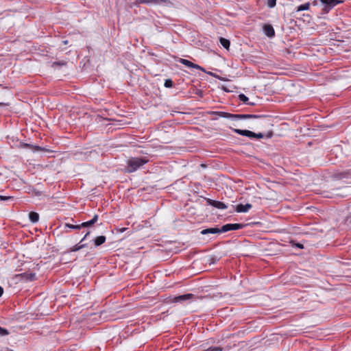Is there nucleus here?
<instances>
[{"label":"nucleus","mask_w":351,"mask_h":351,"mask_svg":"<svg viewBox=\"0 0 351 351\" xmlns=\"http://www.w3.org/2000/svg\"><path fill=\"white\" fill-rule=\"evenodd\" d=\"M149 161V159L147 156L131 157L126 162L125 172L128 173H134Z\"/></svg>","instance_id":"obj_1"},{"label":"nucleus","mask_w":351,"mask_h":351,"mask_svg":"<svg viewBox=\"0 0 351 351\" xmlns=\"http://www.w3.org/2000/svg\"><path fill=\"white\" fill-rule=\"evenodd\" d=\"M323 5L322 12L325 14L328 13L336 5L341 3V0H318Z\"/></svg>","instance_id":"obj_2"},{"label":"nucleus","mask_w":351,"mask_h":351,"mask_svg":"<svg viewBox=\"0 0 351 351\" xmlns=\"http://www.w3.org/2000/svg\"><path fill=\"white\" fill-rule=\"evenodd\" d=\"M210 115H215L216 117L213 118V119L217 120L219 117L229 119L232 121H237V114H231L226 112L222 111H212L210 112Z\"/></svg>","instance_id":"obj_3"},{"label":"nucleus","mask_w":351,"mask_h":351,"mask_svg":"<svg viewBox=\"0 0 351 351\" xmlns=\"http://www.w3.org/2000/svg\"><path fill=\"white\" fill-rule=\"evenodd\" d=\"M244 226L243 223H227L221 226V231L223 233L230 230H237L242 229Z\"/></svg>","instance_id":"obj_4"},{"label":"nucleus","mask_w":351,"mask_h":351,"mask_svg":"<svg viewBox=\"0 0 351 351\" xmlns=\"http://www.w3.org/2000/svg\"><path fill=\"white\" fill-rule=\"evenodd\" d=\"M265 117L263 114H237V121L247 119H259Z\"/></svg>","instance_id":"obj_5"},{"label":"nucleus","mask_w":351,"mask_h":351,"mask_svg":"<svg viewBox=\"0 0 351 351\" xmlns=\"http://www.w3.org/2000/svg\"><path fill=\"white\" fill-rule=\"evenodd\" d=\"M233 131L239 135L248 137L250 138H254L256 133L247 130L234 129Z\"/></svg>","instance_id":"obj_6"},{"label":"nucleus","mask_w":351,"mask_h":351,"mask_svg":"<svg viewBox=\"0 0 351 351\" xmlns=\"http://www.w3.org/2000/svg\"><path fill=\"white\" fill-rule=\"evenodd\" d=\"M208 205L212 206L219 209H226L228 206L222 202L213 200L211 199H206Z\"/></svg>","instance_id":"obj_7"},{"label":"nucleus","mask_w":351,"mask_h":351,"mask_svg":"<svg viewBox=\"0 0 351 351\" xmlns=\"http://www.w3.org/2000/svg\"><path fill=\"white\" fill-rule=\"evenodd\" d=\"M193 296L194 295L192 293H187V294L180 295L174 297L173 299V302H175V303H178V302L182 303V302H184V301H186L188 300L191 299L192 298H193Z\"/></svg>","instance_id":"obj_8"},{"label":"nucleus","mask_w":351,"mask_h":351,"mask_svg":"<svg viewBox=\"0 0 351 351\" xmlns=\"http://www.w3.org/2000/svg\"><path fill=\"white\" fill-rule=\"evenodd\" d=\"M263 30L264 34L269 38H273L275 36L274 29L270 24H265Z\"/></svg>","instance_id":"obj_9"},{"label":"nucleus","mask_w":351,"mask_h":351,"mask_svg":"<svg viewBox=\"0 0 351 351\" xmlns=\"http://www.w3.org/2000/svg\"><path fill=\"white\" fill-rule=\"evenodd\" d=\"M90 234V232H87L86 233V234L84 235V237L82 239V240L80 241V243L75 245H74L73 247H72L71 249H70V252H77L85 247L87 246V244L84 243V244H82V242L86 239V237H88V235Z\"/></svg>","instance_id":"obj_10"},{"label":"nucleus","mask_w":351,"mask_h":351,"mask_svg":"<svg viewBox=\"0 0 351 351\" xmlns=\"http://www.w3.org/2000/svg\"><path fill=\"white\" fill-rule=\"evenodd\" d=\"M21 278L26 282L34 281L36 280V274L32 272H24L19 274Z\"/></svg>","instance_id":"obj_11"},{"label":"nucleus","mask_w":351,"mask_h":351,"mask_svg":"<svg viewBox=\"0 0 351 351\" xmlns=\"http://www.w3.org/2000/svg\"><path fill=\"white\" fill-rule=\"evenodd\" d=\"M252 207L251 204H239L236 206L235 211L237 213H247L249 210Z\"/></svg>","instance_id":"obj_12"},{"label":"nucleus","mask_w":351,"mask_h":351,"mask_svg":"<svg viewBox=\"0 0 351 351\" xmlns=\"http://www.w3.org/2000/svg\"><path fill=\"white\" fill-rule=\"evenodd\" d=\"M180 62L189 68H194V69H199L201 71L204 70L202 66H200L199 65L194 64L192 62H191L186 59L181 58L180 60Z\"/></svg>","instance_id":"obj_13"},{"label":"nucleus","mask_w":351,"mask_h":351,"mask_svg":"<svg viewBox=\"0 0 351 351\" xmlns=\"http://www.w3.org/2000/svg\"><path fill=\"white\" fill-rule=\"evenodd\" d=\"M219 233H223V231H221V228H219L217 227L215 228H209L206 229H204L201 231L202 234H219Z\"/></svg>","instance_id":"obj_14"},{"label":"nucleus","mask_w":351,"mask_h":351,"mask_svg":"<svg viewBox=\"0 0 351 351\" xmlns=\"http://www.w3.org/2000/svg\"><path fill=\"white\" fill-rule=\"evenodd\" d=\"M20 147L21 148L24 149H31L33 150V152H37V151H43L44 149L40 146L38 145H34L26 143H23L20 145Z\"/></svg>","instance_id":"obj_15"},{"label":"nucleus","mask_w":351,"mask_h":351,"mask_svg":"<svg viewBox=\"0 0 351 351\" xmlns=\"http://www.w3.org/2000/svg\"><path fill=\"white\" fill-rule=\"evenodd\" d=\"M137 3H144V4H160L166 3V0H136Z\"/></svg>","instance_id":"obj_16"},{"label":"nucleus","mask_w":351,"mask_h":351,"mask_svg":"<svg viewBox=\"0 0 351 351\" xmlns=\"http://www.w3.org/2000/svg\"><path fill=\"white\" fill-rule=\"evenodd\" d=\"M106 238L105 236H98L94 239V243L96 247H98L106 242Z\"/></svg>","instance_id":"obj_17"},{"label":"nucleus","mask_w":351,"mask_h":351,"mask_svg":"<svg viewBox=\"0 0 351 351\" xmlns=\"http://www.w3.org/2000/svg\"><path fill=\"white\" fill-rule=\"evenodd\" d=\"M29 219L32 223H36L39 220L38 213L32 211L29 213Z\"/></svg>","instance_id":"obj_18"},{"label":"nucleus","mask_w":351,"mask_h":351,"mask_svg":"<svg viewBox=\"0 0 351 351\" xmlns=\"http://www.w3.org/2000/svg\"><path fill=\"white\" fill-rule=\"evenodd\" d=\"M219 42H220V44L226 49H228L229 47H230V42L229 40L225 38H222L221 37L219 38Z\"/></svg>","instance_id":"obj_19"},{"label":"nucleus","mask_w":351,"mask_h":351,"mask_svg":"<svg viewBox=\"0 0 351 351\" xmlns=\"http://www.w3.org/2000/svg\"><path fill=\"white\" fill-rule=\"evenodd\" d=\"M310 5L311 4L308 2L302 4L297 8L296 11L301 12V11H304V10H308L310 8Z\"/></svg>","instance_id":"obj_20"},{"label":"nucleus","mask_w":351,"mask_h":351,"mask_svg":"<svg viewBox=\"0 0 351 351\" xmlns=\"http://www.w3.org/2000/svg\"><path fill=\"white\" fill-rule=\"evenodd\" d=\"M348 173L346 171L336 173L333 175V178L337 180H341L347 178Z\"/></svg>","instance_id":"obj_21"},{"label":"nucleus","mask_w":351,"mask_h":351,"mask_svg":"<svg viewBox=\"0 0 351 351\" xmlns=\"http://www.w3.org/2000/svg\"><path fill=\"white\" fill-rule=\"evenodd\" d=\"M239 99L241 101L245 103V104H247L248 105H254V103H247L248 101V97L245 95L244 94H240L239 95Z\"/></svg>","instance_id":"obj_22"},{"label":"nucleus","mask_w":351,"mask_h":351,"mask_svg":"<svg viewBox=\"0 0 351 351\" xmlns=\"http://www.w3.org/2000/svg\"><path fill=\"white\" fill-rule=\"evenodd\" d=\"M9 334L10 332L7 329L0 326V337L7 336Z\"/></svg>","instance_id":"obj_23"},{"label":"nucleus","mask_w":351,"mask_h":351,"mask_svg":"<svg viewBox=\"0 0 351 351\" xmlns=\"http://www.w3.org/2000/svg\"><path fill=\"white\" fill-rule=\"evenodd\" d=\"M66 227H68L71 229H73V230H80L81 229V226H80V224H77V225H73V224H70V223H66Z\"/></svg>","instance_id":"obj_24"},{"label":"nucleus","mask_w":351,"mask_h":351,"mask_svg":"<svg viewBox=\"0 0 351 351\" xmlns=\"http://www.w3.org/2000/svg\"><path fill=\"white\" fill-rule=\"evenodd\" d=\"M222 350H223V348H221V347L212 346L204 351H222Z\"/></svg>","instance_id":"obj_25"},{"label":"nucleus","mask_w":351,"mask_h":351,"mask_svg":"<svg viewBox=\"0 0 351 351\" xmlns=\"http://www.w3.org/2000/svg\"><path fill=\"white\" fill-rule=\"evenodd\" d=\"M173 82L170 79H167L165 80V84H164V86L166 87V88H171L173 86Z\"/></svg>","instance_id":"obj_26"},{"label":"nucleus","mask_w":351,"mask_h":351,"mask_svg":"<svg viewBox=\"0 0 351 351\" xmlns=\"http://www.w3.org/2000/svg\"><path fill=\"white\" fill-rule=\"evenodd\" d=\"M92 226H93V223H92V222L90 220L88 221L83 222V223H80L81 228H89V227H90Z\"/></svg>","instance_id":"obj_27"},{"label":"nucleus","mask_w":351,"mask_h":351,"mask_svg":"<svg viewBox=\"0 0 351 351\" xmlns=\"http://www.w3.org/2000/svg\"><path fill=\"white\" fill-rule=\"evenodd\" d=\"M276 5V0H268L267 6L270 8H273Z\"/></svg>","instance_id":"obj_28"},{"label":"nucleus","mask_w":351,"mask_h":351,"mask_svg":"<svg viewBox=\"0 0 351 351\" xmlns=\"http://www.w3.org/2000/svg\"><path fill=\"white\" fill-rule=\"evenodd\" d=\"M98 218H99L98 215H95L93 216V217L90 220L92 222L93 225L95 224L97 221Z\"/></svg>","instance_id":"obj_29"},{"label":"nucleus","mask_w":351,"mask_h":351,"mask_svg":"<svg viewBox=\"0 0 351 351\" xmlns=\"http://www.w3.org/2000/svg\"><path fill=\"white\" fill-rule=\"evenodd\" d=\"M11 198H12V197H10V196L0 195V199L3 200V201L8 200Z\"/></svg>","instance_id":"obj_30"},{"label":"nucleus","mask_w":351,"mask_h":351,"mask_svg":"<svg viewBox=\"0 0 351 351\" xmlns=\"http://www.w3.org/2000/svg\"><path fill=\"white\" fill-rule=\"evenodd\" d=\"M263 136H264V135L261 132L256 133L254 138H263Z\"/></svg>","instance_id":"obj_31"},{"label":"nucleus","mask_w":351,"mask_h":351,"mask_svg":"<svg viewBox=\"0 0 351 351\" xmlns=\"http://www.w3.org/2000/svg\"><path fill=\"white\" fill-rule=\"evenodd\" d=\"M65 63L64 62H55L53 63V66H55L56 65L60 66V65H64Z\"/></svg>","instance_id":"obj_32"},{"label":"nucleus","mask_w":351,"mask_h":351,"mask_svg":"<svg viewBox=\"0 0 351 351\" xmlns=\"http://www.w3.org/2000/svg\"><path fill=\"white\" fill-rule=\"evenodd\" d=\"M295 245L299 248V249H303L304 248V245L301 243H297L295 244Z\"/></svg>","instance_id":"obj_33"},{"label":"nucleus","mask_w":351,"mask_h":351,"mask_svg":"<svg viewBox=\"0 0 351 351\" xmlns=\"http://www.w3.org/2000/svg\"><path fill=\"white\" fill-rule=\"evenodd\" d=\"M0 351H13V350L8 348H3Z\"/></svg>","instance_id":"obj_34"},{"label":"nucleus","mask_w":351,"mask_h":351,"mask_svg":"<svg viewBox=\"0 0 351 351\" xmlns=\"http://www.w3.org/2000/svg\"><path fill=\"white\" fill-rule=\"evenodd\" d=\"M3 293V289L0 286V297L2 296Z\"/></svg>","instance_id":"obj_35"},{"label":"nucleus","mask_w":351,"mask_h":351,"mask_svg":"<svg viewBox=\"0 0 351 351\" xmlns=\"http://www.w3.org/2000/svg\"><path fill=\"white\" fill-rule=\"evenodd\" d=\"M7 105H8V104H5V103H2V102H1V103H0V106H7Z\"/></svg>","instance_id":"obj_36"}]
</instances>
